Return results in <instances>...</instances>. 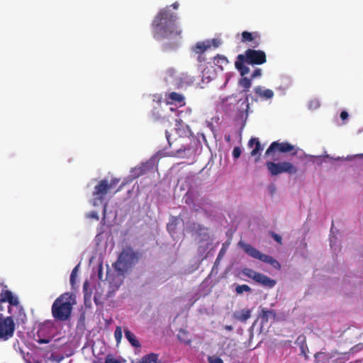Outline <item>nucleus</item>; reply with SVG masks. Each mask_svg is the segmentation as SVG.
<instances>
[{
  "label": "nucleus",
  "mask_w": 363,
  "mask_h": 363,
  "mask_svg": "<svg viewBox=\"0 0 363 363\" xmlns=\"http://www.w3.org/2000/svg\"><path fill=\"white\" fill-rule=\"evenodd\" d=\"M242 272L245 276L253 279L254 281L256 280L258 274H259V272H257L250 268L243 269Z\"/></svg>",
  "instance_id": "nucleus-28"
},
{
  "label": "nucleus",
  "mask_w": 363,
  "mask_h": 363,
  "mask_svg": "<svg viewBox=\"0 0 363 363\" xmlns=\"http://www.w3.org/2000/svg\"><path fill=\"white\" fill-rule=\"evenodd\" d=\"M245 64H246L245 61H242L238 59L235 62V68L239 71L242 77L250 72V68Z\"/></svg>",
  "instance_id": "nucleus-24"
},
{
  "label": "nucleus",
  "mask_w": 363,
  "mask_h": 363,
  "mask_svg": "<svg viewBox=\"0 0 363 363\" xmlns=\"http://www.w3.org/2000/svg\"><path fill=\"white\" fill-rule=\"evenodd\" d=\"M237 59L245 61L248 65H262L266 62L267 57L263 50L247 49L245 51L244 54L238 55Z\"/></svg>",
  "instance_id": "nucleus-5"
},
{
  "label": "nucleus",
  "mask_w": 363,
  "mask_h": 363,
  "mask_svg": "<svg viewBox=\"0 0 363 363\" xmlns=\"http://www.w3.org/2000/svg\"><path fill=\"white\" fill-rule=\"evenodd\" d=\"M254 91L257 96L262 99H269L274 96V92L272 90L269 89H264L261 86L255 87Z\"/></svg>",
  "instance_id": "nucleus-19"
},
{
  "label": "nucleus",
  "mask_w": 363,
  "mask_h": 363,
  "mask_svg": "<svg viewBox=\"0 0 363 363\" xmlns=\"http://www.w3.org/2000/svg\"><path fill=\"white\" fill-rule=\"evenodd\" d=\"M244 291H246V292H250L251 291V288L248 286V285H246V284H242V285H238L235 288V292L238 294H242Z\"/></svg>",
  "instance_id": "nucleus-30"
},
{
  "label": "nucleus",
  "mask_w": 363,
  "mask_h": 363,
  "mask_svg": "<svg viewBox=\"0 0 363 363\" xmlns=\"http://www.w3.org/2000/svg\"><path fill=\"white\" fill-rule=\"evenodd\" d=\"M15 323L12 316H0V340H7L13 336Z\"/></svg>",
  "instance_id": "nucleus-9"
},
{
  "label": "nucleus",
  "mask_w": 363,
  "mask_h": 363,
  "mask_svg": "<svg viewBox=\"0 0 363 363\" xmlns=\"http://www.w3.org/2000/svg\"><path fill=\"white\" fill-rule=\"evenodd\" d=\"M252 314V310L248 308H243L240 311H236L233 313V317L235 320L245 323L249 318H250Z\"/></svg>",
  "instance_id": "nucleus-15"
},
{
  "label": "nucleus",
  "mask_w": 363,
  "mask_h": 363,
  "mask_svg": "<svg viewBox=\"0 0 363 363\" xmlns=\"http://www.w3.org/2000/svg\"><path fill=\"white\" fill-rule=\"evenodd\" d=\"M145 167H146L145 165H143L141 167L139 168L140 172H138V176H140V175L144 174L145 173V172H144Z\"/></svg>",
  "instance_id": "nucleus-44"
},
{
  "label": "nucleus",
  "mask_w": 363,
  "mask_h": 363,
  "mask_svg": "<svg viewBox=\"0 0 363 363\" xmlns=\"http://www.w3.org/2000/svg\"><path fill=\"white\" fill-rule=\"evenodd\" d=\"M94 302L96 305L101 303V302L99 301V298L96 296H94Z\"/></svg>",
  "instance_id": "nucleus-46"
},
{
  "label": "nucleus",
  "mask_w": 363,
  "mask_h": 363,
  "mask_svg": "<svg viewBox=\"0 0 363 363\" xmlns=\"http://www.w3.org/2000/svg\"><path fill=\"white\" fill-rule=\"evenodd\" d=\"M122 336V328L120 326H117L114 332V337L116 338L117 343H119L121 342Z\"/></svg>",
  "instance_id": "nucleus-33"
},
{
  "label": "nucleus",
  "mask_w": 363,
  "mask_h": 363,
  "mask_svg": "<svg viewBox=\"0 0 363 363\" xmlns=\"http://www.w3.org/2000/svg\"><path fill=\"white\" fill-rule=\"evenodd\" d=\"M137 259L136 254L131 248L123 250L118 260L113 264L115 271L125 272Z\"/></svg>",
  "instance_id": "nucleus-6"
},
{
  "label": "nucleus",
  "mask_w": 363,
  "mask_h": 363,
  "mask_svg": "<svg viewBox=\"0 0 363 363\" xmlns=\"http://www.w3.org/2000/svg\"><path fill=\"white\" fill-rule=\"evenodd\" d=\"M211 47L210 42L201 41L198 42L191 50L195 54H203Z\"/></svg>",
  "instance_id": "nucleus-20"
},
{
  "label": "nucleus",
  "mask_w": 363,
  "mask_h": 363,
  "mask_svg": "<svg viewBox=\"0 0 363 363\" xmlns=\"http://www.w3.org/2000/svg\"><path fill=\"white\" fill-rule=\"evenodd\" d=\"M187 150H190V147L188 145H185L184 144H182L180 147H178L175 150V153H174V155L179 156L182 152H185Z\"/></svg>",
  "instance_id": "nucleus-35"
},
{
  "label": "nucleus",
  "mask_w": 363,
  "mask_h": 363,
  "mask_svg": "<svg viewBox=\"0 0 363 363\" xmlns=\"http://www.w3.org/2000/svg\"><path fill=\"white\" fill-rule=\"evenodd\" d=\"M99 279L102 280V273H101V267L99 269Z\"/></svg>",
  "instance_id": "nucleus-48"
},
{
  "label": "nucleus",
  "mask_w": 363,
  "mask_h": 363,
  "mask_svg": "<svg viewBox=\"0 0 363 363\" xmlns=\"http://www.w3.org/2000/svg\"><path fill=\"white\" fill-rule=\"evenodd\" d=\"M196 241L199 245L198 252L203 254L210 245V235L208 233V228L199 225L196 231Z\"/></svg>",
  "instance_id": "nucleus-12"
},
{
  "label": "nucleus",
  "mask_w": 363,
  "mask_h": 363,
  "mask_svg": "<svg viewBox=\"0 0 363 363\" xmlns=\"http://www.w3.org/2000/svg\"><path fill=\"white\" fill-rule=\"evenodd\" d=\"M169 72L171 73V74H172V72H174V70H173V69H170V70H169Z\"/></svg>",
  "instance_id": "nucleus-52"
},
{
  "label": "nucleus",
  "mask_w": 363,
  "mask_h": 363,
  "mask_svg": "<svg viewBox=\"0 0 363 363\" xmlns=\"http://www.w3.org/2000/svg\"><path fill=\"white\" fill-rule=\"evenodd\" d=\"M266 167L272 176H277L282 173L294 174L298 172L297 167L289 162L276 163L272 161H267L266 162Z\"/></svg>",
  "instance_id": "nucleus-7"
},
{
  "label": "nucleus",
  "mask_w": 363,
  "mask_h": 363,
  "mask_svg": "<svg viewBox=\"0 0 363 363\" xmlns=\"http://www.w3.org/2000/svg\"><path fill=\"white\" fill-rule=\"evenodd\" d=\"M91 352L94 353V350L92 349Z\"/></svg>",
  "instance_id": "nucleus-54"
},
{
  "label": "nucleus",
  "mask_w": 363,
  "mask_h": 363,
  "mask_svg": "<svg viewBox=\"0 0 363 363\" xmlns=\"http://www.w3.org/2000/svg\"><path fill=\"white\" fill-rule=\"evenodd\" d=\"M181 333H182V334L185 335V334H186V333H185V331H184V330H181V331L179 332V333L178 334V338H179V339H180V340H181Z\"/></svg>",
  "instance_id": "nucleus-49"
},
{
  "label": "nucleus",
  "mask_w": 363,
  "mask_h": 363,
  "mask_svg": "<svg viewBox=\"0 0 363 363\" xmlns=\"http://www.w3.org/2000/svg\"><path fill=\"white\" fill-rule=\"evenodd\" d=\"M262 75V69L259 68H257L254 70L252 74H251V79H255L257 77H259Z\"/></svg>",
  "instance_id": "nucleus-39"
},
{
  "label": "nucleus",
  "mask_w": 363,
  "mask_h": 363,
  "mask_svg": "<svg viewBox=\"0 0 363 363\" xmlns=\"http://www.w3.org/2000/svg\"><path fill=\"white\" fill-rule=\"evenodd\" d=\"M236 108L242 117L243 113L246 116L247 115L248 110L250 108L249 95L245 94L243 99L238 100Z\"/></svg>",
  "instance_id": "nucleus-17"
},
{
  "label": "nucleus",
  "mask_w": 363,
  "mask_h": 363,
  "mask_svg": "<svg viewBox=\"0 0 363 363\" xmlns=\"http://www.w3.org/2000/svg\"><path fill=\"white\" fill-rule=\"evenodd\" d=\"M195 196V194L192 193V192H190V191H188L185 196H184V199H185V203L188 205H191L193 204L194 203V198Z\"/></svg>",
  "instance_id": "nucleus-32"
},
{
  "label": "nucleus",
  "mask_w": 363,
  "mask_h": 363,
  "mask_svg": "<svg viewBox=\"0 0 363 363\" xmlns=\"http://www.w3.org/2000/svg\"><path fill=\"white\" fill-rule=\"evenodd\" d=\"M171 6H172L174 9H177L179 7V3L174 2L171 5Z\"/></svg>",
  "instance_id": "nucleus-47"
},
{
  "label": "nucleus",
  "mask_w": 363,
  "mask_h": 363,
  "mask_svg": "<svg viewBox=\"0 0 363 363\" xmlns=\"http://www.w3.org/2000/svg\"><path fill=\"white\" fill-rule=\"evenodd\" d=\"M123 272L116 271L115 273L107 272L106 279L104 281V284H108V290L106 294V297H111L119 289L123 281Z\"/></svg>",
  "instance_id": "nucleus-8"
},
{
  "label": "nucleus",
  "mask_w": 363,
  "mask_h": 363,
  "mask_svg": "<svg viewBox=\"0 0 363 363\" xmlns=\"http://www.w3.org/2000/svg\"><path fill=\"white\" fill-rule=\"evenodd\" d=\"M72 299L69 293H64L55 300L51 308L55 320L65 321L69 318L73 304Z\"/></svg>",
  "instance_id": "nucleus-2"
},
{
  "label": "nucleus",
  "mask_w": 363,
  "mask_h": 363,
  "mask_svg": "<svg viewBox=\"0 0 363 363\" xmlns=\"http://www.w3.org/2000/svg\"><path fill=\"white\" fill-rule=\"evenodd\" d=\"M193 207L195 209V211H198V209L194 206Z\"/></svg>",
  "instance_id": "nucleus-53"
},
{
  "label": "nucleus",
  "mask_w": 363,
  "mask_h": 363,
  "mask_svg": "<svg viewBox=\"0 0 363 363\" xmlns=\"http://www.w3.org/2000/svg\"><path fill=\"white\" fill-rule=\"evenodd\" d=\"M126 360L121 357L115 356L113 354H108L106 355L104 362L97 361L94 363H125Z\"/></svg>",
  "instance_id": "nucleus-22"
},
{
  "label": "nucleus",
  "mask_w": 363,
  "mask_h": 363,
  "mask_svg": "<svg viewBox=\"0 0 363 363\" xmlns=\"http://www.w3.org/2000/svg\"><path fill=\"white\" fill-rule=\"evenodd\" d=\"M347 117H348V113H347V111H342L341 112V113H340V118H341V119L344 121V120L347 119Z\"/></svg>",
  "instance_id": "nucleus-43"
},
{
  "label": "nucleus",
  "mask_w": 363,
  "mask_h": 363,
  "mask_svg": "<svg viewBox=\"0 0 363 363\" xmlns=\"http://www.w3.org/2000/svg\"><path fill=\"white\" fill-rule=\"evenodd\" d=\"M197 55H198L197 60L199 62L202 63L206 61V57L203 55V54H197Z\"/></svg>",
  "instance_id": "nucleus-41"
},
{
  "label": "nucleus",
  "mask_w": 363,
  "mask_h": 363,
  "mask_svg": "<svg viewBox=\"0 0 363 363\" xmlns=\"http://www.w3.org/2000/svg\"><path fill=\"white\" fill-rule=\"evenodd\" d=\"M4 303H9V306L8 311L11 313V306H19V301L17 296L13 295L12 291L7 289V286H4L0 293V311L4 310L2 304Z\"/></svg>",
  "instance_id": "nucleus-11"
},
{
  "label": "nucleus",
  "mask_w": 363,
  "mask_h": 363,
  "mask_svg": "<svg viewBox=\"0 0 363 363\" xmlns=\"http://www.w3.org/2000/svg\"><path fill=\"white\" fill-rule=\"evenodd\" d=\"M252 79H249L246 77H242L239 80V86L243 88L244 92H247L252 85Z\"/></svg>",
  "instance_id": "nucleus-27"
},
{
  "label": "nucleus",
  "mask_w": 363,
  "mask_h": 363,
  "mask_svg": "<svg viewBox=\"0 0 363 363\" xmlns=\"http://www.w3.org/2000/svg\"><path fill=\"white\" fill-rule=\"evenodd\" d=\"M140 363H160L158 355L155 353H150L145 355Z\"/></svg>",
  "instance_id": "nucleus-26"
},
{
  "label": "nucleus",
  "mask_w": 363,
  "mask_h": 363,
  "mask_svg": "<svg viewBox=\"0 0 363 363\" xmlns=\"http://www.w3.org/2000/svg\"><path fill=\"white\" fill-rule=\"evenodd\" d=\"M224 328L226 330H228V331H231L233 330V328L232 325H226L224 326Z\"/></svg>",
  "instance_id": "nucleus-45"
},
{
  "label": "nucleus",
  "mask_w": 363,
  "mask_h": 363,
  "mask_svg": "<svg viewBox=\"0 0 363 363\" xmlns=\"http://www.w3.org/2000/svg\"><path fill=\"white\" fill-rule=\"evenodd\" d=\"M255 281L264 287L268 288H273L277 284V281L274 279H272L270 277L262 273H259L258 274Z\"/></svg>",
  "instance_id": "nucleus-16"
},
{
  "label": "nucleus",
  "mask_w": 363,
  "mask_h": 363,
  "mask_svg": "<svg viewBox=\"0 0 363 363\" xmlns=\"http://www.w3.org/2000/svg\"><path fill=\"white\" fill-rule=\"evenodd\" d=\"M168 99L173 102L179 104L180 105L184 104V97L181 94L177 92H171L168 95Z\"/></svg>",
  "instance_id": "nucleus-25"
},
{
  "label": "nucleus",
  "mask_w": 363,
  "mask_h": 363,
  "mask_svg": "<svg viewBox=\"0 0 363 363\" xmlns=\"http://www.w3.org/2000/svg\"><path fill=\"white\" fill-rule=\"evenodd\" d=\"M91 216H92V218H97L96 213H93V212H92Z\"/></svg>",
  "instance_id": "nucleus-51"
},
{
  "label": "nucleus",
  "mask_w": 363,
  "mask_h": 363,
  "mask_svg": "<svg viewBox=\"0 0 363 363\" xmlns=\"http://www.w3.org/2000/svg\"><path fill=\"white\" fill-rule=\"evenodd\" d=\"M119 182L120 179L118 178H113L110 181L108 179H101L95 186L92 194L95 196L96 200H99L101 203H103L106 200V195L108 193H111L113 191V194H115L122 189L123 185H121L115 189Z\"/></svg>",
  "instance_id": "nucleus-3"
},
{
  "label": "nucleus",
  "mask_w": 363,
  "mask_h": 363,
  "mask_svg": "<svg viewBox=\"0 0 363 363\" xmlns=\"http://www.w3.org/2000/svg\"><path fill=\"white\" fill-rule=\"evenodd\" d=\"M294 150V145L288 142L279 143V141H274L272 143L269 147L267 149L264 155L266 157L272 156V158L274 160H276L274 155L277 152L286 153L292 152Z\"/></svg>",
  "instance_id": "nucleus-10"
},
{
  "label": "nucleus",
  "mask_w": 363,
  "mask_h": 363,
  "mask_svg": "<svg viewBox=\"0 0 363 363\" xmlns=\"http://www.w3.org/2000/svg\"><path fill=\"white\" fill-rule=\"evenodd\" d=\"M177 15L169 7L161 9L152 23L153 36L157 40L180 37L182 29L177 24Z\"/></svg>",
  "instance_id": "nucleus-1"
},
{
  "label": "nucleus",
  "mask_w": 363,
  "mask_h": 363,
  "mask_svg": "<svg viewBox=\"0 0 363 363\" xmlns=\"http://www.w3.org/2000/svg\"><path fill=\"white\" fill-rule=\"evenodd\" d=\"M124 334L125 338L133 347L136 348L140 347L141 345L140 342L137 339L136 336L130 330L127 328L124 329Z\"/></svg>",
  "instance_id": "nucleus-21"
},
{
  "label": "nucleus",
  "mask_w": 363,
  "mask_h": 363,
  "mask_svg": "<svg viewBox=\"0 0 363 363\" xmlns=\"http://www.w3.org/2000/svg\"><path fill=\"white\" fill-rule=\"evenodd\" d=\"M213 63L216 66L223 70L224 67L228 65L229 61L225 56L218 54L213 57Z\"/></svg>",
  "instance_id": "nucleus-23"
},
{
  "label": "nucleus",
  "mask_w": 363,
  "mask_h": 363,
  "mask_svg": "<svg viewBox=\"0 0 363 363\" xmlns=\"http://www.w3.org/2000/svg\"><path fill=\"white\" fill-rule=\"evenodd\" d=\"M226 249L224 247V246L222 247V248L220 250L219 253L217 256V258L215 261L214 265H218L220 263V259L223 258L224 255L225 254Z\"/></svg>",
  "instance_id": "nucleus-34"
},
{
  "label": "nucleus",
  "mask_w": 363,
  "mask_h": 363,
  "mask_svg": "<svg viewBox=\"0 0 363 363\" xmlns=\"http://www.w3.org/2000/svg\"><path fill=\"white\" fill-rule=\"evenodd\" d=\"M271 235L277 242H278L280 244L281 243V237L279 235L274 232H272Z\"/></svg>",
  "instance_id": "nucleus-40"
},
{
  "label": "nucleus",
  "mask_w": 363,
  "mask_h": 363,
  "mask_svg": "<svg viewBox=\"0 0 363 363\" xmlns=\"http://www.w3.org/2000/svg\"><path fill=\"white\" fill-rule=\"evenodd\" d=\"M207 42H210L211 46H213L214 48H218L222 44L221 40L218 38H213L211 40H208Z\"/></svg>",
  "instance_id": "nucleus-37"
},
{
  "label": "nucleus",
  "mask_w": 363,
  "mask_h": 363,
  "mask_svg": "<svg viewBox=\"0 0 363 363\" xmlns=\"http://www.w3.org/2000/svg\"><path fill=\"white\" fill-rule=\"evenodd\" d=\"M259 317L261 318L262 325H264L269 322V319L274 320L277 317V313L273 310H269L266 308H263L261 310Z\"/></svg>",
  "instance_id": "nucleus-18"
},
{
  "label": "nucleus",
  "mask_w": 363,
  "mask_h": 363,
  "mask_svg": "<svg viewBox=\"0 0 363 363\" xmlns=\"http://www.w3.org/2000/svg\"><path fill=\"white\" fill-rule=\"evenodd\" d=\"M39 342L40 343H48V340H45V339H42V340H39Z\"/></svg>",
  "instance_id": "nucleus-50"
},
{
  "label": "nucleus",
  "mask_w": 363,
  "mask_h": 363,
  "mask_svg": "<svg viewBox=\"0 0 363 363\" xmlns=\"http://www.w3.org/2000/svg\"><path fill=\"white\" fill-rule=\"evenodd\" d=\"M254 145L255 147L251 151L250 155L252 157L257 156L255 160V162H257L260 159V152L262 151L263 147L257 138H252L248 142V146L250 147H253Z\"/></svg>",
  "instance_id": "nucleus-14"
},
{
  "label": "nucleus",
  "mask_w": 363,
  "mask_h": 363,
  "mask_svg": "<svg viewBox=\"0 0 363 363\" xmlns=\"http://www.w3.org/2000/svg\"><path fill=\"white\" fill-rule=\"evenodd\" d=\"M79 264H77L72 271L71 275H70V284L72 286V287H74L75 285V279L77 274V272L79 271Z\"/></svg>",
  "instance_id": "nucleus-31"
},
{
  "label": "nucleus",
  "mask_w": 363,
  "mask_h": 363,
  "mask_svg": "<svg viewBox=\"0 0 363 363\" xmlns=\"http://www.w3.org/2000/svg\"><path fill=\"white\" fill-rule=\"evenodd\" d=\"M232 154H233V157L235 159H238V157H240V156L241 155V149H240V147H234Z\"/></svg>",
  "instance_id": "nucleus-38"
},
{
  "label": "nucleus",
  "mask_w": 363,
  "mask_h": 363,
  "mask_svg": "<svg viewBox=\"0 0 363 363\" xmlns=\"http://www.w3.org/2000/svg\"><path fill=\"white\" fill-rule=\"evenodd\" d=\"M208 363H224L223 359L217 356H209L208 357Z\"/></svg>",
  "instance_id": "nucleus-36"
},
{
  "label": "nucleus",
  "mask_w": 363,
  "mask_h": 363,
  "mask_svg": "<svg viewBox=\"0 0 363 363\" xmlns=\"http://www.w3.org/2000/svg\"><path fill=\"white\" fill-rule=\"evenodd\" d=\"M89 286V281L86 280L84 281V286H83V291L84 293V303L86 306H90V304H91L90 301H89L90 296L88 292Z\"/></svg>",
  "instance_id": "nucleus-29"
},
{
  "label": "nucleus",
  "mask_w": 363,
  "mask_h": 363,
  "mask_svg": "<svg viewBox=\"0 0 363 363\" xmlns=\"http://www.w3.org/2000/svg\"><path fill=\"white\" fill-rule=\"evenodd\" d=\"M239 245L249 256L267 263L277 270L281 269L280 263L273 257L262 253L250 244L240 242Z\"/></svg>",
  "instance_id": "nucleus-4"
},
{
  "label": "nucleus",
  "mask_w": 363,
  "mask_h": 363,
  "mask_svg": "<svg viewBox=\"0 0 363 363\" xmlns=\"http://www.w3.org/2000/svg\"><path fill=\"white\" fill-rule=\"evenodd\" d=\"M241 41L242 43L252 42L251 46L254 48H257L259 45L260 34L258 32L243 31L241 34Z\"/></svg>",
  "instance_id": "nucleus-13"
},
{
  "label": "nucleus",
  "mask_w": 363,
  "mask_h": 363,
  "mask_svg": "<svg viewBox=\"0 0 363 363\" xmlns=\"http://www.w3.org/2000/svg\"><path fill=\"white\" fill-rule=\"evenodd\" d=\"M165 136H166V138L169 143V147H172L173 143L170 140V134L169 133V132L167 130L165 131Z\"/></svg>",
  "instance_id": "nucleus-42"
}]
</instances>
